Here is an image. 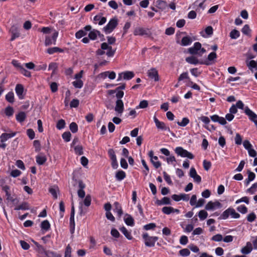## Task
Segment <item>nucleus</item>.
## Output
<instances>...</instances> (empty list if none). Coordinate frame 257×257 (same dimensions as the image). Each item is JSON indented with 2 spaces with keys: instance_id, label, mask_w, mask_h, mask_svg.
Wrapping results in <instances>:
<instances>
[{
  "instance_id": "obj_38",
  "label": "nucleus",
  "mask_w": 257,
  "mask_h": 257,
  "mask_svg": "<svg viewBox=\"0 0 257 257\" xmlns=\"http://www.w3.org/2000/svg\"><path fill=\"white\" fill-rule=\"evenodd\" d=\"M240 34L238 31L234 29L230 33V37L232 39H236L239 37Z\"/></svg>"
},
{
  "instance_id": "obj_41",
  "label": "nucleus",
  "mask_w": 257,
  "mask_h": 257,
  "mask_svg": "<svg viewBox=\"0 0 257 257\" xmlns=\"http://www.w3.org/2000/svg\"><path fill=\"white\" fill-rule=\"evenodd\" d=\"M157 204L158 205L170 204V199L168 197H165L161 200H158Z\"/></svg>"
},
{
  "instance_id": "obj_13",
  "label": "nucleus",
  "mask_w": 257,
  "mask_h": 257,
  "mask_svg": "<svg viewBox=\"0 0 257 257\" xmlns=\"http://www.w3.org/2000/svg\"><path fill=\"white\" fill-rule=\"evenodd\" d=\"M154 120L156 126L158 129L161 130L162 131H170V128L169 127H167L165 123L163 121H160L156 116H154Z\"/></svg>"
},
{
  "instance_id": "obj_2",
  "label": "nucleus",
  "mask_w": 257,
  "mask_h": 257,
  "mask_svg": "<svg viewBox=\"0 0 257 257\" xmlns=\"http://www.w3.org/2000/svg\"><path fill=\"white\" fill-rule=\"evenodd\" d=\"M143 237L145 240V245L147 246H154L155 242L158 240V237L156 236H149L147 233L143 234Z\"/></svg>"
},
{
  "instance_id": "obj_40",
  "label": "nucleus",
  "mask_w": 257,
  "mask_h": 257,
  "mask_svg": "<svg viewBox=\"0 0 257 257\" xmlns=\"http://www.w3.org/2000/svg\"><path fill=\"white\" fill-rule=\"evenodd\" d=\"M41 227L42 229L48 230L50 227V224L47 220H45L42 222Z\"/></svg>"
},
{
  "instance_id": "obj_27",
  "label": "nucleus",
  "mask_w": 257,
  "mask_h": 257,
  "mask_svg": "<svg viewBox=\"0 0 257 257\" xmlns=\"http://www.w3.org/2000/svg\"><path fill=\"white\" fill-rule=\"evenodd\" d=\"M37 163L40 165L44 164L47 160L46 157L44 155H38L36 158Z\"/></svg>"
},
{
  "instance_id": "obj_46",
  "label": "nucleus",
  "mask_w": 257,
  "mask_h": 257,
  "mask_svg": "<svg viewBox=\"0 0 257 257\" xmlns=\"http://www.w3.org/2000/svg\"><path fill=\"white\" fill-rule=\"evenodd\" d=\"M65 121L64 119H61L57 122L56 127L58 130H61L65 126Z\"/></svg>"
},
{
  "instance_id": "obj_14",
  "label": "nucleus",
  "mask_w": 257,
  "mask_h": 257,
  "mask_svg": "<svg viewBox=\"0 0 257 257\" xmlns=\"http://www.w3.org/2000/svg\"><path fill=\"white\" fill-rule=\"evenodd\" d=\"M148 76L155 81H159V76L158 71L156 68H152L147 72Z\"/></svg>"
},
{
  "instance_id": "obj_28",
  "label": "nucleus",
  "mask_w": 257,
  "mask_h": 257,
  "mask_svg": "<svg viewBox=\"0 0 257 257\" xmlns=\"http://www.w3.org/2000/svg\"><path fill=\"white\" fill-rule=\"evenodd\" d=\"M74 207L73 205V203H72V207H71V215L70 218V222L71 226H73V229H74Z\"/></svg>"
},
{
  "instance_id": "obj_49",
  "label": "nucleus",
  "mask_w": 257,
  "mask_h": 257,
  "mask_svg": "<svg viewBox=\"0 0 257 257\" xmlns=\"http://www.w3.org/2000/svg\"><path fill=\"white\" fill-rule=\"evenodd\" d=\"M189 123V120L187 117H184L181 121H178L177 124L181 126H185Z\"/></svg>"
},
{
  "instance_id": "obj_45",
  "label": "nucleus",
  "mask_w": 257,
  "mask_h": 257,
  "mask_svg": "<svg viewBox=\"0 0 257 257\" xmlns=\"http://www.w3.org/2000/svg\"><path fill=\"white\" fill-rule=\"evenodd\" d=\"M191 42V39L188 37H184L181 40V45L182 46H187Z\"/></svg>"
},
{
  "instance_id": "obj_51",
  "label": "nucleus",
  "mask_w": 257,
  "mask_h": 257,
  "mask_svg": "<svg viewBox=\"0 0 257 257\" xmlns=\"http://www.w3.org/2000/svg\"><path fill=\"white\" fill-rule=\"evenodd\" d=\"M45 256L47 257H61V255L57 254L54 251L47 250Z\"/></svg>"
},
{
  "instance_id": "obj_17",
  "label": "nucleus",
  "mask_w": 257,
  "mask_h": 257,
  "mask_svg": "<svg viewBox=\"0 0 257 257\" xmlns=\"http://www.w3.org/2000/svg\"><path fill=\"white\" fill-rule=\"evenodd\" d=\"M245 63L249 69L252 72L257 71V62L254 60L248 61L247 60L245 61Z\"/></svg>"
},
{
  "instance_id": "obj_57",
  "label": "nucleus",
  "mask_w": 257,
  "mask_h": 257,
  "mask_svg": "<svg viewBox=\"0 0 257 257\" xmlns=\"http://www.w3.org/2000/svg\"><path fill=\"white\" fill-rule=\"evenodd\" d=\"M74 151L76 154L81 155L83 154V148L81 146H77L74 148Z\"/></svg>"
},
{
  "instance_id": "obj_37",
  "label": "nucleus",
  "mask_w": 257,
  "mask_h": 257,
  "mask_svg": "<svg viewBox=\"0 0 257 257\" xmlns=\"http://www.w3.org/2000/svg\"><path fill=\"white\" fill-rule=\"evenodd\" d=\"M12 64L17 69V70H19L20 71L23 68L22 65L18 60H13L12 61Z\"/></svg>"
},
{
  "instance_id": "obj_3",
  "label": "nucleus",
  "mask_w": 257,
  "mask_h": 257,
  "mask_svg": "<svg viewBox=\"0 0 257 257\" xmlns=\"http://www.w3.org/2000/svg\"><path fill=\"white\" fill-rule=\"evenodd\" d=\"M175 152L178 156H180L181 157H187L190 159H193L194 158V156L192 153L189 152L182 147H177L175 150Z\"/></svg>"
},
{
  "instance_id": "obj_18",
  "label": "nucleus",
  "mask_w": 257,
  "mask_h": 257,
  "mask_svg": "<svg viewBox=\"0 0 257 257\" xmlns=\"http://www.w3.org/2000/svg\"><path fill=\"white\" fill-rule=\"evenodd\" d=\"M252 250V244L250 242H247L246 245L241 249V252L244 254H249Z\"/></svg>"
},
{
  "instance_id": "obj_12",
  "label": "nucleus",
  "mask_w": 257,
  "mask_h": 257,
  "mask_svg": "<svg viewBox=\"0 0 257 257\" xmlns=\"http://www.w3.org/2000/svg\"><path fill=\"white\" fill-rule=\"evenodd\" d=\"M10 32L12 35V37L11 38V41H14L15 39L19 37L20 36L19 28L18 26L16 25H13V26H12L10 30Z\"/></svg>"
},
{
  "instance_id": "obj_34",
  "label": "nucleus",
  "mask_w": 257,
  "mask_h": 257,
  "mask_svg": "<svg viewBox=\"0 0 257 257\" xmlns=\"http://www.w3.org/2000/svg\"><path fill=\"white\" fill-rule=\"evenodd\" d=\"M186 61L190 64L196 65L199 63L198 60L194 56L188 57L186 58Z\"/></svg>"
},
{
  "instance_id": "obj_43",
  "label": "nucleus",
  "mask_w": 257,
  "mask_h": 257,
  "mask_svg": "<svg viewBox=\"0 0 257 257\" xmlns=\"http://www.w3.org/2000/svg\"><path fill=\"white\" fill-rule=\"evenodd\" d=\"M73 85L77 88H81L83 85V82L81 80H76L72 82Z\"/></svg>"
},
{
  "instance_id": "obj_42",
  "label": "nucleus",
  "mask_w": 257,
  "mask_h": 257,
  "mask_svg": "<svg viewBox=\"0 0 257 257\" xmlns=\"http://www.w3.org/2000/svg\"><path fill=\"white\" fill-rule=\"evenodd\" d=\"M162 212L166 214H170L172 212H174V209L172 207H164L162 208Z\"/></svg>"
},
{
  "instance_id": "obj_39",
  "label": "nucleus",
  "mask_w": 257,
  "mask_h": 257,
  "mask_svg": "<svg viewBox=\"0 0 257 257\" xmlns=\"http://www.w3.org/2000/svg\"><path fill=\"white\" fill-rule=\"evenodd\" d=\"M207 216L208 213L204 210H201L198 213V216L201 220L205 219L207 217Z\"/></svg>"
},
{
  "instance_id": "obj_10",
  "label": "nucleus",
  "mask_w": 257,
  "mask_h": 257,
  "mask_svg": "<svg viewBox=\"0 0 257 257\" xmlns=\"http://www.w3.org/2000/svg\"><path fill=\"white\" fill-rule=\"evenodd\" d=\"M222 207L221 204L218 201H209L206 205L205 208L207 210H213Z\"/></svg>"
},
{
  "instance_id": "obj_16",
  "label": "nucleus",
  "mask_w": 257,
  "mask_h": 257,
  "mask_svg": "<svg viewBox=\"0 0 257 257\" xmlns=\"http://www.w3.org/2000/svg\"><path fill=\"white\" fill-rule=\"evenodd\" d=\"M189 176L192 178L194 181L198 183L201 181V177L197 174L196 171L194 168H191L189 172Z\"/></svg>"
},
{
  "instance_id": "obj_59",
  "label": "nucleus",
  "mask_w": 257,
  "mask_h": 257,
  "mask_svg": "<svg viewBox=\"0 0 257 257\" xmlns=\"http://www.w3.org/2000/svg\"><path fill=\"white\" fill-rule=\"evenodd\" d=\"M148 105V102L147 100H144L140 102L139 105L137 107V108H145Z\"/></svg>"
},
{
  "instance_id": "obj_60",
  "label": "nucleus",
  "mask_w": 257,
  "mask_h": 257,
  "mask_svg": "<svg viewBox=\"0 0 257 257\" xmlns=\"http://www.w3.org/2000/svg\"><path fill=\"white\" fill-rule=\"evenodd\" d=\"M64 257H71V248L69 245L66 248Z\"/></svg>"
},
{
  "instance_id": "obj_20",
  "label": "nucleus",
  "mask_w": 257,
  "mask_h": 257,
  "mask_svg": "<svg viewBox=\"0 0 257 257\" xmlns=\"http://www.w3.org/2000/svg\"><path fill=\"white\" fill-rule=\"evenodd\" d=\"M16 92L20 99L24 98V87L22 84H18L15 88Z\"/></svg>"
},
{
  "instance_id": "obj_36",
  "label": "nucleus",
  "mask_w": 257,
  "mask_h": 257,
  "mask_svg": "<svg viewBox=\"0 0 257 257\" xmlns=\"http://www.w3.org/2000/svg\"><path fill=\"white\" fill-rule=\"evenodd\" d=\"M29 209V204L27 202H24L19 206L15 207V210H28Z\"/></svg>"
},
{
  "instance_id": "obj_61",
  "label": "nucleus",
  "mask_w": 257,
  "mask_h": 257,
  "mask_svg": "<svg viewBox=\"0 0 257 257\" xmlns=\"http://www.w3.org/2000/svg\"><path fill=\"white\" fill-rule=\"evenodd\" d=\"M27 134L29 137V138L31 140L34 139L35 138V132L32 129L29 128L27 131Z\"/></svg>"
},
{
  "instance_id": "obj_35",
  "label": "nucleus",
  "mask_w": 257,
  "mask_h": 257,
  "mask_svg": "<svg viewBox=\"0 0 257 257\" xmlns=\"http://www.w3.org/2000/svg\"><path fill=\"white\" fill-rule=\"evenodd\" d=\"M14 108L10 106H7L5 108V113L6 115L8 117L12 116L14 114Z\"/></svg>"
},
{
  "instance_id": "obj_4",
  "label": "nucleus",
  "mask_w": 257,
  "mask_h": 257,
  "mask_svg": "<svg viewBox=\"0 0 257 257\" xmlns=\"http://www.w3.org/2000/svg\"><path fill=\"white\" fill-rule=\"evenodd\" d=\"M16 134V133L2 134L0 136V148L5 149L7 146V145L5 143L6 141H7L9 139L15 136Z\"/></svg>"
},
{
  "instance_id": "obj_63",
  "label": "nucleus",
  "mask_w": 257,
  "mask_h": 257,
  "mask_svg": "<svg viewBox=\"0 0 257 257\" xmlns=\"http://www.w3.org/2000/svg\"><path fill=\"white\" fill-rule=\"evenodd\" d=\"M223 236L221 234H217L212 236V240L215 241H220L222 240Z\"/></svg>"
},
{
  "instance_id": "obj_50",
  "label": "nucleus",
  "mask_w": 257,
  "mask_h": 257,
  "mask_svg": "<svg viewBox=\"0 0 257 257\" xmlns=\"http://www.w3.org/2000/svg\"><path fill=\"white\" fill-rule=\"evenodd\" d=\"M58 191V188L57 187H52L49 189V192L53 195L55 199L57 198V193Z\"/></svg>"
},
{
  "instance_id": "obj_55",
  "label": "nucleus",
  "mask_w": 257,
  "mask_h": 257,
  "mask_svg": "<svg viewBox=\"0 0 257 257\" xmlns=\"http://www.w3.org/2000/svg\"><path fill=\"white\" fill-rule=\"evenodd\" d=\"M234 140L235 144L237 145H240L242 143L241 136L238 133L236 134Z\"/></svg>"
},
{
  "instance_id": "obj_1",
  "label": "nucleus",
  "mask_w": 257,
  "mask_h": 257,
  "mask_svg": "<svg viewBox=\"0 0 257 257\" xmlns=\"http://www.w3.org/2000/svg\"><path fill=\"white\" fill-rule=\"evenodd\" d=\"M188 52L191 54H197L201 56L206 52V50L205 49L201 47V43L199 42H196L194 43L193 47L189 48Z\"/></svg>"
},
{
  "instance_id": "obj_56",
  "label": "nucleus",
  "mask_w": 257,
  "mask_h": 257,
  "mask_svg": "<svg viewBox=\"0 0 257 257\" xmlns=\"http://www.w3.org/2000/svg\"><path fill=\"white\" fill-rule=\"evenodd\" d=\"M35 249L39 253L44 254L45 255L47 251V250H46L41 245L40 246H38V248H36Z\"/></svg>"
},
{
  "instance_id": "obj_22",
  "label": "nucleus",
  "mask_w": 257,
  "mask_h": 257,
  "mask_svg": "<svg viewBox=\"0 0 257 257\" xmlns=\"http://www.w3.org/2000/svg\"><path fill=\"white\" fill-rule=\"evenodd\" d=\"M153 152L150 151L149 152V155L151 158V162L153 163V165L156 168H158L161 165V164L160 162H155L154 160H158V157L157 156H153Z\"/></svg>"
},
{
  "instance_id": "obj_23",
  "label": "nucleus",
  "mask_w": 257,
  "mask_h": 257,
  "mask_svg": "<svg viewBox=\"0 0 257 257\" xmlns=\"http://www.w3.org/2000/svg\"><path fill=\"white\" fill-rule=\"evenodd\" d=\"M100 32L95 29L92 30L88 34V37L90 39L95 40L96 39L97 36H100Z\"/></svg>"
},
{
  "instance_id": "obj_11",
  "label": "nucleus",
  "mask_w": 257,
  "mask_h": 257,
  "mask_svg": "<svg viewBox=\"0 0 257 257\" xmlns=\"http://www.w3.org/2000/svg\"><path fill=\"white\" fill-rule=\"evenodd\" d=\"M244 112L249 119L252 121L257 127V115L251 110L248 107L245 108Z\"/></svg>"
},
{
  "instance_id": "obj_19",
  "label": "nucleus",
  "mask_w": 257,
  "mask_h": 257,
  "mask_svg": "<svg viewBox=\"0 0 257 257\" xmlns=\"http://www.w3.org/2000/svg\"><path fill=\"white\" fill-rule=\"evenodd\" d=\"M134 34L135 36H143L145 35H147L148 32L147 30L144 28L142 27H136L134 31Z\"/></svg>"
},
{
  "instance_id": "obj_24",
  "label": "nucleus",
  "mask_w": 257,
  "mask_h": 257,
  "mask_svg": "<svg viewBox=\"0 0 257 257\" xmlns=\"http://www.w3.org/2000/svg\"><path fill=\"white\" fill-rule=\"evenodd\" d=\"M113 211L116 212L118 217H120L122 214V210L120 205L117 202H115L113 204Z\"/></svg>"
},
{
  "instance_id": "obj_7",
  "label": "nucleus",
  "mask_w": 257,
  "mask_h": 257,
  "mask_svg": "<svg viewBox=\"0 0 257 257\" xmlns=\"http://www.w3.org/2000/svg\"><path fill=\"white\" fill-rule=\"evenodd\" d=\"M124 110V104L121 99H117L115 102L114 110L118 116H121Z\"/></svg>"
},
{
  "instance_id": "obj_54",
  "label": "nucleus",
  "mask_w": 257,
  "mask_h": 257,
  "mask_svg": "<svg viewBox=\"0 0 257 257\" xmlns=\"http://www.w3.org/2000/svg\"><path fill=\"white\" fill-rule=\"evenodd\" d=\"M230 215L233 218H238L240 216V215L232 208H230Z\"/></svg>"
},
{
  "instance_id": "obj_33",
  "label": "nucleus",
  "mask_w": 257,
  "mask_h": 257,
  "mask_svg": "<svg viewBox=\"0 0 257 257\" xmlns=\"http://www.w3.org/2000/svg\"><path fill=\"white\" fill-rule=\"evenodd\" d=\"M125 173L124 171L120 170L118 171L115 175V177L118 181H121L125 177Z\"/></svg>"
},
{
  "instance_id": "obj_52",
  "label": "nucleus",
  "mask_w": 257,
  "mask_h": 257,
  "mask_svg": "<svg viewBox=\"0 0 257 257\" xmlns=\"http://www.w3.org/2000/svg\"><path fill=\"white\" fill-rule=\"evenodd\" d=\"M69 128H70V131L73 133H75L78 131V126H77V124L75 122H71L70 124Z\"/></svg>"
},
{
  "instance_id": "obj_15",
  "label": "nucleus",
  "mask_w": 257,
  "mask_h": 257,
  "mask_svg": "<svg viewBox=\"0 0 257 257\" xmlns=\"http://www.w3.org/2000/svg\"><path fill=\"white\" fill-rule=\"evenodd\" d=\"M91 202V196L89 195H87L85 197V198L84 199V200H83V202H79V204H80L79 209H80V214L81 215H82L84 214L83 212V211H82V204H83L85 206L88 207L90 205Z\"/></svg>"
},
{
  "instance_id": "obj_30",
  "label": "nucleus",
  "mask_w": 257,
  "mask_h": 257,
  "mask_svg": "<svg viewBox=\"0 0 257 257\" xmlns=\"http://www.w3.org/2000/svg\"><path fill=\"white\" fill-rule=\"evenodd\" d=\"M124 220L125 223L127 225L133 226L134 224V219L130 215L126 214L124 217Z\"/></svg>"
},
{
  "instance_id": "obj_58",
  "label": "nucleus",
  "mask_w": 257,
  "mask_h": 257,
  "mask_svg": "<svg viewBox=\"0 0 257 257\" xmlns=\"http://www.w3.org/2000/svg\"><path fill=\"white\" fill-rule=\"evenodd\" d=\"M86 35V32L84 31L81 30L76 33L75 36H76V38L80 39V38H82V37L85 36Z\"/></svg>"
},
{
  "instance_id": "obj_8",
  "label": "nucleus",
  "mask_w": 257,
  "mask_h": 257,
  "mask_svg": "<svg viewBox=\"0 0 257 257\" xmlns=\"http://www.w3.org/2000/svg\"><path fill=\"white\" fill-rule=\"evenodd\" d=\"M58 36V32L55 31L53 33L52 38H51L49 36H46L45 40V44L46 46L51 45L52 44L55 45L57 38Z\"/></svg>"
},
{
  "instance_id": "obj_29",
  "label": "nucleus",
  "mask_w": 257,
  "mask_h": 257,
  "mask_svg": "<svg viewBox=\"0 0 257 257\" xmlns=\"http://www.w3.org/2000/svg\"><path fill=\"white\" fill-rule=\"evenodd\" d=\"M16 117L18 121L22 122L25 120L26 115L24 112L21 111L16 115Z\"/></svg>"
},
{
  "instance_id": "obj_62",
  "label": "nucleus",
  "mask_w": 257,
  "mask_h": 257,
  "mask_svg": "<svg viewBox=\"0 0 257 257\" xmlns=\"http://www.w3.org/2000/svg\"><path fill=\"white\" fill-rule=\"evenodd\" d=\"M211 166V163L210 162L207 161L205 160L203 161V167L206 171L209 170Z\"/></svg>"
},
{
  "instance_id": "obj_25",
  "label": "nucleus",
  "mask_w": 257,
  "mask_h": 257,
  "mask_svg": "<svg viewBox=\"0 0 257 257\" xmlns=\"http://www.w3.org/2000/svg\"><path fill=\"white\" fill-rule=\"evenodd\" d=\"M119 229L127 239L128 240H131L133 238L131 232L128 231L125 227H122Z\"/></svg>"
},
{
  "instance_id": "obj_53",
  "label": "nucleus",
  "mask_w": 257,
  "mask_h": 257,
  "mask_svg": "<svg viewBox=\"0 0 257 257\" xmlns=\"http://www.w3.org/2000/svg\"><path fill=\"white\" fill-rule=\"evenodd\" d=\"M229 215L230 208H228L222 213L221 216L220 217V218L222 219H226L229 217Z\"/></svg>"
},
{
  "instance_id": "obj_48",
  "label": "nucleus",
  "mask_w": 257,
  "mask_h": 257,
  "mask_svg": "<svg viewBox=\"0 0 257 257\" xmlns=\"http://www.w3.org/2000/svg\"><path fill=\"white\" fill-rule=\"evenodd\" d=\"M241 32L243 34L246 35H249L251 32V30L248 25H245L241 30Z\"/></svg>"
},
{
  "instance_id": "obj_9",
  "label": "nucleus",
  "mask_w": 257,
  "mask_h": 257,
  "mask_svg": "<svg viewBox=\"0 0 257 257\" xmlns=\"http://www.w3.org/2000/svg\"><path fill=\"white\" fill-rule=\"evenodd\" d=\"M134 73L132 71H125L118 74L117 81L121 80L122 79L124 80H130L134 77Z\"/></svg>"
},
{
  "instance_id": "obj_44",
  "label": "nucleus",
  "mask_w": 257,
  "mask_h": 257,
  "mask_svg": "<svg viewBox=\"0 0 257 257\" xmlns=\"http://www.w3.org/2000/svg\"><path fill=\"white\" fill-rule=\"evenodd\" d=\"M62 137L65 142H68L70 141L71 135L69 132H66L62 134Z\"/></svg>"
},
{
  "instance_id": "obj_26",
  "label": "nucleus",
  "mask_w": 257,
  "mask_h": 257,
  "mask_svg": "<svg viewBox=\"0 0 257 257\" xmlns=\"http://www.w3.org/2000/svg\"><path fill=\"white\" fill-rule=\"evenodd\" d=\"M94 21L98 22V25H102L106 22V19L101 16H96L94 17Z\"/></svg>"
},
{
  "instance_id": "obj_6",
  "label": "nucleus",
  "mask_w": 257,
  "mask_h": 257,
  "mask_svg": "<svg viewBox=\"0 0 257 257\" xmlns=\"http://www.w3.org/2000/svg\"><path fill=\"white\" fill-rule=\"evenodd\" d=\"M101 48L102 49H104V51H105L106 55L109 57H112L115 52L116 50L113 49L112 48V47L110 45H109L107 43L104 42L101 44Z\"/></svg>"
},
{
  "instance_id": "obj_21",
  "label": "nucleus",
  "mask_w": 257,
  "mask_h": 257,
  "mask_svg": "<svg viewBox=\"0 0 257 257\" xmlns=\"http://www.w3.org/2000/svg\"><path fill=\"white\" fill-rule=\"evenodd\" d=\"M211 120L214 122H218L220 124L224 125L226 123L225 119L223 117L219 116L217 115H213L211 116Z\"/></svg>"
},
{
  "instance_id": "obj_31",
  "label": "nucleus",
  "mask_w": 257,
  "mask_h": 257,
  "mask_svg": "<svg viewBox=\"0 0 257 257\" xmlns=\"http://www.w3.org/2000/svg\"><path fill=\"white\" fill-rule=\"evenodd\" d=\"M6 99L10 103H13L15 101L14 94L13 92L10 91L6 95Z\"/></svg>"
},
{
  "instance_id": "obj_47",
  "label": "nucleus",
  "mask_w": 257,
  "mask_h": 257,
  "mask_svg": "<svg viewBox=\"0 0 257 257\" xmlns=\"http://www.w3.org/2000/svg\"><path fill=\"white\" fill-rule=\"evenodd\" d=\"M157 6L159 9H164L166 7L167 3L164 1L158 0L157 1Z\"/></svg>"
},
{
  "instance_id": "obj_64",
  "label": "nucleus",
  "mask_w": 257,
  "mask_h": 257,
  "mask_svg": "<svg viewBox=\"0 0 257 257\" xmlns=\"http://www.w3.org/2000/svg\"><path fill=\"white\" fill-rule=\"evenodd\" d=\"M180 255L182 256H188L190 254V252L187 248H184L179 251Z\"/></svg>"
},
{
  "instance_id": "obj_5",
  "label": "nucleus",
  "mask_w": 257,
  "mask_h": 257,
  "mask_svg": "<svg viewBox=\"0 0 257 257\" xmlns=\"http://www.w3.org/2000/svg\"><path fill=\"white\" fill-rule=\"evenodd\" d=\"M117 25V20L112 19L110 20L107 25L103 28V30L105 33H111Z\"/></svg>"
},
{
  "instance_id": "obj_32",
  "label": "nucleus",
  "mask_w": 257,
  "mask_h": 257,
  "mask_svg": "<svg viewBox=\"0 0 257 257\" xmlns=\"http://www.w3.org/2000/svg\"><path fill=\"white\" fill-rule=\"evenodd\" d=\"M47 52L49 54H53L56 52H62L63 50L58 47H53L48 48Z\"/></svg>"
}]
</instances>
